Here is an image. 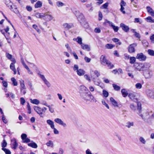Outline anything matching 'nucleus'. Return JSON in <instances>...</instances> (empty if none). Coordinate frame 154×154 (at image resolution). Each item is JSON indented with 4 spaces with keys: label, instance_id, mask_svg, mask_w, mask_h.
<instances>
[{
    "label": "nucleus",
    "instance_id": "17",
    "mask_svg": "<svg viewBox=\"0 0 154 154\" xmlns=\"http://www.w3.org/2000/svg\"><path fill=\"white\" fill-rule=\"evenodd\" d=\"M146 9L148 12L154 17V11L152 8L149 6H147Z\"/></svg>",
    "mask_w": 154,
    "mask_h": 154
},
{
    "label": "nucleus",
    "instance_id": "7",
    "mask_svg": "<svg viewBox=\"0 0 154 154\" xmlns=\"http://www.w3.org/2000/svg\"><path fill=\"white\" fill-rule=\"evenodd\" d=\"M137 44L136 43L130 45L128 47L129 52L130 53H134L135 51V48L137 46Z\"/></svg>",
    "mask_w": 154,
    "mask_h": 154
},
{
    "label": "nucleus",
    "instance_id": "64",
    "mask_svg": "<svg viewBox=\"0 0 154 154\" xmlns=\"http://www.w3.org/2000/svg\"><path fill=\"white\" fill-rule=\"evenodd\" d=\"M3 86L5 88H7L8 87V83L7 82L5 81H3L2 82Z\"/></svg>",
    "mask_w": 154,
    "mask_h": 154
},
{
    "label": "nucleus",
    "instance_id": "21",
    "mask_svg": "<svg viewBox=\"0 0 154 154\" xmlns=\"http://www.w3.org/2000/svg\"><path fill=\"white\" fill-rule=\"evenodd\" d=\"M81 46L83 50H86L88 51L90 50V48L88 45L82 44L81 45Z\"/></svg>",
    "mask_w": 154,
    "mask_h": 154
},
{
    "label": "nucleus",
    "instance_id": "6",
    "mask_svg": "<svg viewBox=\"0 0 154 154\" xmlns=\"http://www.w3.org/2000/svg\"><path fill=\"white\" fill-rule=\"evenodd\" d=\"M75 14L77 17L79 21L81 23L84 20V17L82 14L80 13L79 11H76L75 13Z\"/></svg>",
    "mask_w": 154,
    "mask_h": 154
},
{
    "label": "nucleus",
    "instance_id": "57",
    "mask_svg": "<svg viewBox=\"0 0 154 154\" xmlns=\"http://www.w3.org/2000/svg\"><path fill=\"white\" fill-rule=\"evenodd\" d=\"M27 136L26 134H22L21 137L23 141L27 137Z\"/></svg>",
    "mask_w": 154,
    "mask_h": 154
},
{
    "label": "nucleus",
    "instance_id": "12",
    "mask_svg": "<svg viewBox=\"0 0 154 154\" xmlns=\"http://www.w3.org/2000/svg\"><path fill=\"white\" fill-rule=\"evenodd\" d=\"M146 93L149 97L152 98H154V91L148 89L146 90Z\"/></svg>",
    "mask_w": 154,
    "mask_h": 154
},
{
    "label": "nucleus",
    "instance_id": "50",
    "mask_svg": "<svg viewBox=\"0 0 154 154\" xmlns=\"http://www.w3.org/2000/svg\"><path fill=\"white\" fill-rule=\"evenodd\" d=\"M108 5V3H105L103 5L101 6V8H102L106 9L107 8Z\"/></svg>",
    "mask_w": 154,
    "mask_h": 154
},
{
    "label": "nucleus",
    "instance_id": "15",
    "mask_svg": "<svg viewBox=\"0 0 154 154\" xmlns=\"http://www.w3.org/2000/svg\"><path fill=\"white\" fill-rule=\"evenodd\" d=\"M120 27L122 28V29L125 32H127L129 30V28L128 26H126L123 23L120 24Z\"/></svg>",
    "mask_w": 154,
    "mask_h": 154
},
{
    "label": "nucleus",
    "instance_id": "45",
    "mask_svg": "<svg viewBox=\"0 0 154 154\" xmlns=\"http://www.w3.org/2000/svg\"><path fill=\"white\" fill-rule=\"evenodd\" d=\"M136 61L135 58L134 57H131L130 58V63L131 64H134Z\"/></svg>",
    "mask_w": 154,
    "mask_h": 154
},
{
    "label": "nucleus",
    "instance_id": "25",
    "mask_svg": "<svg viewBox=\"0 0 154 154\" xmlns=\"http://www.w3.org/2000/svg\"><path fill=\"white\" fill-rule=\"evenodd\" d=\"M110 101L111 102L112 104L115 107H118V103L116 102L113 98L111 97L110 98Z\"/></svg>",
    "mask_w": 154,
    "mask_h": 154
},
{
    "label": "nucleus",
    "instance_id": "18",
    "mask_svg": "<svg viewBox=\"0 0 154 154\" xmlns=\"http://www.w3.org/2000/svg\"><path fill=\"white\" fill-rule=\"evenodd\" d=\"M6 57L9 60H11L14 63H16V60L14 58H12V56L8 53H6Z\"/></svg>",
    "mask_w": 154,
    "mask_h": 154
},
{
    "label": "nucleus",
    "instance_id": "8",
    "mask_svg": "<svg viewBox=\"0 0 154 154\" xmlns=\"http://www.w3.org/2000/svg\"><path fill=\"white\" fill-rule=\"evenodd\" d=\"M136 58L140 60L144 61L146 59V57L143 53H140L137 54Z\"/></svg>",
    "mask_w": 154,
    "mask_h": 154
},
{
    "label": "nucleus",
    "instance_id": "34",
    "mask_svg": "<svg viewBox=\"0 0 154 154\" xmlns=\"http://www.w3.org/2000/svg\"><path fill=\"white\" fill-rule=\"evenodd\" d=\"M146 20L147 22L149 23H154V19H152L151 17H148L146 18Z\"/></svg>",
    "mask_w": 154,
    "mask_h": 154
},
{
    "label": "nucleus",
    "instance_id": "26",
    "mask_svg": "<svg viewBox=\"0 0 154 154\" xmlns=\"http://www.w3.org/2000/svg\"><path fill=\"white\" fill-rule=\"evenodd\" d=\"M30 100L31 103L34 104L38 105L40 103L39 101L37 99H34L32 100V99H30Z\"/></svg>",
    "mask_w": 154,
    "mask_h": 154
},
{
    "label": "nucleus",
    "instance_id": "43",
    "mask_svg": "<svg viewBox=\"0 0 154 154\" xmlns=\"http://www.w3.org/2000/svg\"><path fill=\"white\" fill-rule=\"evenodd\" d=\"M103 96L105 97H108L109 95L108 92L105 90H103Z\"/></svg>",
    "mask_w": 154,
    "mask_h": 154
},
{
    "label": "nucleus",
    "instance_id": "16",
    "mask_svg": "<svg viewBox=\"0 0 154 154\" xmlns=\"http://www.w3.org/2000/svg\"><path fill=\"white\" fill-rule=\"evenodd\" d=\"M5 4L10 10H12L13 9V5L12 3L10 2V0H6Z\"/></svg>",
    "mask_w": 154,
    "mask_h": 154
},
{
    "label": "nucleus",
    "instance_id": "61",
    "mask_svg": "<svg viewBox=\"0 0 154 154\" xmlns=\"http://www.w3.org/2000/svg\"><path fill=\"white\" fill-rule=\"evenodd\" d=\"M21 61L22 64L23 65V66L24 67L25 66H26L27 65L25 63L24 61V60L23 59V58L22 57H21Z\"/></svg>",
    "mask_w": 154,
    "mask_h": 154
},
{
    "label": "nucleus",
    "instance_id": "63",
    "mask_svg": "<svg viewBox=\"0 0 154 154\" xmlns=\"http://www.w3.org/2000/svg\"><path fill=\"white\" fill-rule=\"evenodd\" d=\"M2 119L3 122L5 123L6 124L7 123V120L6 119V118L5 117V116L2 115Z\"/></svg>",
    "mask_w": 154,
    "mask_h": 154
},
{
    "label": "nucleus",
    "instance_id": "11",
    "mask_svg": "<svg viewBox=\"0 0 154 154\" xmlns=\"http://www.w3.org/2000/svg\"><path fill=\"white\" fill-rule=\"evenodd\" d=\"M128 97L132 100L136 102L137 101V99L135 98L136 94L135 93L133 92L130 93L128 95Z\"/></svg>",
    "mask_w": 154,
    "mask_h": 154
},
{
    "label": "nucleus",
    "instance_id": "59",
    "mask_svg": "<svg viewBox=\"0 0 154 154\" xmlns=\"http://www.w3.org/2000/svg\"><path fill=\"white\" fill-rule=\"evenodd\" d=\"M115 32H117L119 30V27L118 26H116L113 25L112 27Z\"/></svg>",
    "mask_w": 154,
    "mask_h": 154
},
{
    "label": "nucleus",
    "instance_id": "49",
    "mask_svg": "<svg viewBox=\"0 0 154 154\" xmlns=\"http://www.w3.org/2000/svg\"><path fill=\"white\" fill-rule=\"evenodd\" d=\"M77 41L79 44L81 45L82 44V40L81 38L78 37L77 38Z\"/></svg>",
    "mask_w": 154,
    "mask_h": 154
},
{
    "label": "nucleus",
    "instance_id": "38",
    "mask_svg": "<svg viewBox=\"0 0 154 154\" xmlns=\"http://www.w3.org/2000/svg\"><path fill=\"white\" fill-rule=\"evenodd\" d=\"M20 88H26L24 84V81L22 80H20Z\"/></svg>",
    "mask_w": 154,
    "mask_h": 154
},
{
    "label": "nucleus",
    "instance_id": "20",
    "mask_svg": "<svg viewBox=\"0 0 154 154\" xmlns=\"http://www.w3.org/2000/svg\"><path fill=\"white\" fill-rule=\"evenodd\" d=\"M142 65L143 66H142L141 71H144V72L147 70L149 67V64L147 63H142Z\"/></svg>",
    "mask_w": 154,
    "mask_h": 154
},
{
    "label": "nucleus",
    "instance_id": "47",
    "mask_svg": "<svg viewBox=\"0 0 154 154\" xmlns=\"http://www.w3.org/2000/svg\"><path fill=\"white\" fill-rule=\"evenodd\" d=\"M148 52L149 54L151 56H154V51L151 50V49H149L148 50Z\"/></svg>",
    "mask_w": 154,
    "mask_h": 154
},
{
    "label": "nucleus",
    "instance_id": "2",
    "mask_svg": "<svg viewBox=\"0 0 154 154\" xmlns=\"http://www.w3.org/2000/svg\"><path fill=\"white\" fill-rule=\"evenodd\" d=\"M91 76L94 83V84L96 85H98L100 84V82L98 81V80H97V79L94 77V75H96L97 77H99L100 75V72L97 70H91Z\"/></svg>",
    "mask_w": 154,
    "mask_h": 154
},
{
    "label": "nucleus",
    "instance_id": "32",
    "mask_svg": "<svg viewBox=\"0 0 154 154\" xmlns=\"http://www.w3.org/2000/svg\"><path fill=\"white\" fill-rule=\"evenodd\" d=\"M121 93L122 95L124 97H126L128 95V93L127 92L126 90L125 89H123L122 90Z\"/></svg>",
    "mask_w": 154,
    "mask_h": 154
},
{
    "label": "nucleus",
    "instance_id": "62",
    "mask_svg": "<svg viewBox=\"0 0 154 154\" xmlns=\"http://www.w3.org/2000/svg\"><path fill=\"white\" fill-rule=\"evenodd\" d=\"M130 107L132 110L134 111H135L136 109V107L133 104H131Z\"/></svg>",
    "mask_w": 154,
    "mask_h": 154
},
{
    "label": "nucleus",
    "instance_id": "27",
    "mask_svg": "<svg viewBox=\"0 0 154 154\" xmlns=\"http://www.w3.org/2000/svg\"><path fill=\"white\" fill-rule=\"evenodd\" d=\"M47 122L48 125H50L51 128H53L54 127V122L52 120L49 119L47 121Z\"/></svg>",
    "mask_w": 154,
    "mask_h": 154
},
{
    "label": "nucleus",
    "instance_id": "30",
    "mask_svg": "<svg viewBox=\"0 0 154 154\" xmlns=\"http://www.w3.org/2000/svg\"><path fill=\"white\" fill-rule=\"evenodd\" d=\"M42 3L40 1H38L35 5V8H40L42 6Z\"/></svg>",
    "mask_w": 154,
    "mask_h": 154
},
{
    "label": "nucleus",
    "instance_id": "51",
    "mask_svg": "<svg viewBox=\"0 0 154 154\" xmlns=\"http://www.w3.org/2000/svg\"><path fill=\"white\" fill-rule=\"evenodd\" d=\"M135 87L137 89H140L142 88V85L140 83H137L135 85Z\"/></svg>",
    "mask_w": 154,
    "mask_h": 154
},
{
    "label": "nucleus",
    "instance_id": "56",
    "mask_svg": "<svg viewBox=\"0 0 154 154\" xmlns=\"http://www.w3.org/2000/svg\"><path fill=\"white\" fill-rule=\"evenodd\" d=\"M20 103L23 105L25 102V100L23 97H21L20 98Z\"/></svg>",
    "mask_w": 154,
    "mask_h": 154
},
{
    "label": "nucleus",
    "instance_id": "28",
    "mask_svg": "<svg viewBox=\"0 0 154 154\" xmlns=\"http://www.w3.org/2000/svg\"><path fill=\"white\" fill-rule=\"evenodd\" d=\"M14 63H11L10 65V69L14 72V74H16V70L15 68V65Z\"/></svg>",
    "mask_w": 154,
    "mask_h": 154
},
{
    "label": "nucleus",
    "instance_id": "35",
    "mask_svg": "<svg viewBox=\"0 0 154 154\" xmlns=\"http://www.w3.org/2000/svg\"><path fill=\"white\" fill-rule=\"evenodd\" d=\"M32 27L33 28L35 29V30L37 31V32L39 33H40L41 32V30L38 28V27L37 26L36 24H33L32 25Z\"/></svg>",
    "mask_w": 154,
    "mask_h": 154
},
{
    "label": "nucleus",
    "instance_id": "31",
    "mask_svg": "<svg viewBox=\"0 0 154 154\" xmlns=\"http://www.w3.org/2000/svg\"><path fill=\"white\" fill-rule=\"evenodd\" d=\"M42 14L37 13L35 14V16L37 18H42L43 17L45 16V15L44 14Z\"/></svg>",
    "mask_w": 154,
    "mask_h": 154
},
{
    "label": "nucleus",
    "instance_id": "10",
    "mask_svg": "<svg viewBox=\"0 0 154 154\" xmlns=\"http://www.w3.org/2000/svg\"><path fill=\"white\" fill-rule=\"evenodd\" d=\"M143 74L144 76L146 79L150 78L152 76V72L148 71L144 72Z\"/></svg>",
    "mask_w": 154,
    "mask_h": 154
},
{
    "label": "nucleus",
    "instance_id": "29",
    "mask_svg": "<svg viewBox=\"0 0 154 154\" xmlns=\"http://www.w3.org/2000/svg\"><path fill=\"white\" fill-rule=\"evenodd\" d=\"M134 125L133 122H128L126 123L125 126L128 128H130L131 127L133 126Z\"/></svg>",
    "mask_w": 154,
    "mask_h": 154
},
{
    "label": "nucleus",
    "instance_id": "1",
    "mask_svg": "<svg viewBox=\"0 0 154 154\" xmlns=\"http://www.w3.org/2000/svg\"><path fill=\"white\" fill-rule=\"evenodd\" d=\"M81 97L85 100L89 101L91 102H96V100L94 99V96L91 94V92L88 91L80 95Z\"/></svg>",
    "mask_w": 154,
    "mask_h": 154
},
{
    "label": "nucleus",
    "instance_id": "46",
    "mask_svg": "<svg viewBox=\"0 0 154 154\" xmlns=\"http://www.w3.org/2000/svg\"><path fill=\"white\" fill-rule=\"evenodd\" d=\"M24 67L27 70L28 73L30 75H32V72L28 66H25Z\"/></svg>",
    "mask_w": 154,
    "mask_h": 154
},
{
    "label": "nucleus",
    "instance_id": "41",
    "mask_svg": "<svg viewBox=\"0 0 154 154\" xmlns=\"http://www.w3.org/2000/svg\"><path fill=\"white\" fill-rule=\"evenodd\" d=\"M47 17L46 18L48 20L50 21L53 20L54 17L52 16L50 14H46L45 15Z\"/></svg>",
    "mask_w": 154,
    "mask_h": 154
},
{
    "label": "nucleus",
    "instance_id": "13",
    "mask_svg": "<svg viewBox=\"0 0 154 154\" xmlns=\"http://www.w3.org/2000/svg\"><path fill=\"white\" fill-rule=\"evenodd\" d=\"M88 90L85 86L81 85L80 87V95L82 94V93H83L86 92H88Z\"/></svg>",
    "mask_w": 154,
    "mask_h": 154
},
{
    "label": "nucleus",
    "instance_id": "5",
    "mask_svg": "<svg viewBox=\"0 0 154 154\" xmlns=\"http://www.w3.org/2000/svg\"><path fill=\"white\" fill-rule=\"evenodd\" d=\"M18 146V143L16 139L13 138L11 140V148L14 149H17Z\"/></svg>",
    "mask_w": 154,
    "mask_h": 154
},
{
    "label": "nucleus",
    "instance_id": "44",
    "mask_svg": "<svg viewBox=\"0 0 154 154\" xmlns=\"http://www.w3.org/2000/svg\"><path fill=\"white\" fill-rule=\"evenodd\" d=\"M105 47L108 49H112L113 48L114 46L112 44H108L106 45Z\"/></svg>",
    "mask_w": 154,
    "mask_h": 154
},
{
    "label": "nucleus",
    "instance_id": "40",
    "mask_svg": "<svg viewBox=\"0 0 154 154\" xmlns=\"http://www.w3.org/2000/svg\"><path fill=\"white\" fill-rule=\"evenodd\" d=\"M140 141L143 144H145L146 143V141L144 138L143 137H140L139 139Z\"/></svg>",
    "mask_w": 154,
    "mask_h": 154
},
{
    "label": "nucleus",
    "instance_id": "3",
    "mask_svg": "<svg viewBox=\"0 0 154 154\" xmlns=\"http://www.w3.org/2000/svg\"><path fill=\"white\" fill-rule=\"evenodd\" d=\"M100 62L104 66L107 65L109 68H112L114 66L106 58L105 56L102 55L100 57Z\"/></svg>",
    "mask_w": 154,
    "mask_h": 154
},
{
    "label": "nucleus",
    "instance_id": "52",
    "mask_svg": "<svg viewBox=\"0 0 154 154\" xmlns=\"http://www.w3.org/2000/svg\"><path fill=\"white\" fill-rule=\"evenodd\" d=\"M28 85L30 87L31 90L33 91V90L34 88L32 87V83L29 81L28 82Z\"/></svg>",
    "mask_w": 154,
    "mask_h": 154
},
{
    "label": "nucleus",
    "instance_id": "9",
    "mask_svg": "<svg viewBox=\"0 0 154 154\" xmlns=\"http://www.w3.org/2000/svg\"><path fill=\"white\" fill-rule=\"evenodd\" d=\"M54 122L58 124L63 126L64 127H66V125L60 119L57 118L54 119Z\"/></svg>",
    "mask_w": 154,
    "mask_h": 154
},
{
    "label": "nucleus",
    "instance_id": "58",
    "mask_svg": "<svg viewBox=\"0 0 154 154\" xmlns=\"http://www.w3.org/2000/svg\"><path fill=\"white\" fill-rule=\"evenodd\" d=\"M98 16V20H102L103 17L102 14L101 12L100 11L99 12Z\"/></svg>",
    "mask_w": 154,
    "mask_h": 154
},
{
    "label": "nucleus",
    "instance_id": "37",
    "mask_svg": "<svg viewBox=\"0 0 154 154\" xmlns=\"http://www.w3.org/2000/svg\"><path fill=\"white\" fill-rule=\"evenodd\" d=\"M11 80L12 82V83L14 86H16L17 85V83L16 79L14 78H12Z\"/></svg>",
    "mask_w": 154,
    "mask_h": 154
},
{
    "label": "nucleus",
    "instance_id": "60",
    "mask_svg": "<svg viewBox=\"0 0 154 154\" xmlns=\"http://www.w3.org/2000/svg\"><path fill=\"white\" fill-rule=\"evenodd\" d=\"M57 6L58 7H60V6H62L64 5V4L62 2H57Z\"/></svg>",
    "mask_w": 154,
    "mask_h": 154
},
{
    "label": "nucleus",
    "instance_id": "19",
    "mask_svg": "<svg viewBox=\"0 0 154 154\" xmlns=\"http://www.w3.org/2000/svg\"><path fill=\"white\" fill-rule=\"evenodd\" d=\"M63 26L64 28L67 30L71 28L72 26V25L71 23H65L63 24Z\"/></svg>",
    "mask_w": 154,
    "mask_h": 154
},
{
    "label": "nucleus",
    "instance_id": "54",
    "mask_svg": "<svg viewBox=\"0 0 154 154\" xmlns=\"http://www.w3.org/2000/svg\"><path fill=\"white\" fill-rule=\"evenodd\" d=\"M13 9L11 10L12 11H13L14 13H17L18 12V11L17 9L16 6L14 5H13Z\"/></svg>",
    "mask_w": 154,
    "mask_h": 154
},
{
    "label": "nucleus",
    "instance_id": "33",
    "mask_svg": "<svg viewBox=\"0 0 154 154\" xmlns=\"http://www.w3.org/2000/svg\"><path fill=\"white\" fill-rule=\"evenodd\" d=\"M46 145L48 146H51V147L54 146V143L51 140H49L46 143Z\"/></svg>",
    "mask_w": 154,
    "mask_h": 154
},
{
    "label": "nucleus",
    "instance_id": "22",
    "mask_svg": "<svg viewBox=\"0 0 154 154\" xmlns=\"http://www.w3.org/2000/svg\"><path fill=\"white\" fill-rule=\"evenodd\" d=\"M34 109L39 114V115H42V109L41 108L37 106H34Z\"/></svg>",
    "mask_w": 154,
    "mask_h": 154
},
{
    "label": "nucleus",
    "instance_id": "48",
    "mask_svg": "<svg viewBox=\"0 0 154 154\" xmlns=\"http://www.w3.org/2000/svg\"><path fill=\"white\" fill-rule=\"evenodd\" d=\"M102 104L104 105L107 109H109V106H108V104L106 103L105 101L104 100H102Z\"/></svg>",
    "mask_w": 154,
    "mask_h": 154
},
{
    "label": "nucleus",
    "instance_id": "53",
    "mask_svg": "<svg viewBox=\"0 0 154 154\" xmlns=\"http://www.w3.org/2000/svg\"><path fill=\"white\" fill-rule=\"evenodd\" d=\"M44 82L48 87H49L51 86V84L47 79L44 81Z\"/></svg>",
    "mask_w": 154,
    "mask_h": 154
},
{
    "label": "nucleus",
    "instance_id": "36",
    "mask_svg": "<svg viewBox=\"0 0 154 154\" xmlns=\"http://www.w3.org/2000/svg\"><path fill=\"white\" fill-rule=\"evenodd\" d=\"M112 86L114 90L116 91H119L120 89V87L116 84H113Z\"/></svg>",
    "mask_w": 154,
    "mask_h": 154
},
{
    "label": "nucleus",
    "instance_id": "55",
    "mask_svg": "<svg viewBox=\"0 0 154 154\" xmlns=\"http://www.w3.org/2000/svg\"><path fill=\"white\" fill-rule=\"evenodd\" d=\"M79 69V66H78V65H77V64L74 65L73 67V70L74 71H76V72L77 70H78L79 69Z\"/></svg>",
    "mask_w": 154,
    "mask_h": 154
},
{
    "label": "nucleus",
    "instance_id": "39",
    "mask_svg": "<svg viewBox=\"0 0 154 154\" xmlns=\"http://www.w3.org/2000/svg\"><path fill=\"white\" fill-rule=\"evenodd\" d=\"M2 149L5 152L6 154H11V153L10 151L8 149L2 148Z\"/></svg>",
    "mask_w": 154,
    "mask_h": 154
},
{
    "label": "nucleus",
    "instance_id": "23",
    "mask_svg": "<svg viewBox=\"0 0 154 154\" xmlns=\"http://www.w3.org/2000/svg\"><path fill=\"white\" fill-rule=\"evenodd\" d=\"M77 74L79 76H82L84 75L85 73V71L82 69H79L76 71Z\"/></svg>",
    "mask_w": 154,
    "mask_h": 154
},
{
    "label": "nucleus",
    "instance_id": "24",
    "mask_svg": "<svg viewBox=\"0 0 154 154\" xmlns=\"http://www.w3.org/2000/svg\"><path fill=\"white\" fill-rule=\"evenodd\" d=\"M28 145L34 148H36L38 146L37 144L32 141H31V143L28 144Z\"/></svg>",
    "mask_w": 154,
    "mask_h": 154
},
{
    "label": "nucleus",
    "instance_id": "4",
    "mask_svg": "<svg viewBox=\"0 0 154 154\" xmlns=\"http://www.w3.org/2000/svg\"><path fill=\"white\" fill-rule=\"evenodd\" d=\"M139 116L141 117L143 120H147L149 118V113L146 110H143L139 113Z\"/></svg>",
    "mask_w": 154,
    "mask_h": 154
},
{
    "label": "nucleus",
    "instance_id": "14",
    "mask_svg": "<svg viewBox=\"0 0 154 154\" xmlns=\"http://www.w3.org/2000/svg\"><path fill=\"white\" fill-rule=\"evenodd\" d=\"M143 66L142 63H136L134 65V66L136 69L140 71H141Z\"/></svg>",
    "mask_w": 154,
    "mask_h": 154
},
{
    "label": "nucleus",
    "instance_id": "42",
    "mask_svg": "<svg viewBox=\"0 0 154 154\" xmlns=\"http://www.w3.org/2000/svg\"><path fill=\"white\" fill-rule=\"evenodd\" d=\"M26 88H20V92L23 95H25L26 93Z\"/></svg>",
    "mask_w": 154,
    "mask_h": 154
}]
</instances>
